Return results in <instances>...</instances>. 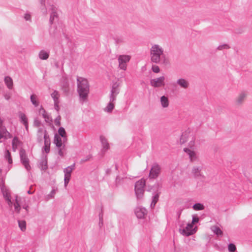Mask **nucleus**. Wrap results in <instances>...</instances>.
<instances>
[{
	"label": "nucleus",
	"mask_w": 252,
	"mask_h": 252,
	"mask_svg": "<svg viewBox=\"0 0 252 252\" xmlns=\"http://www.w3.org/2000/svg\"><path fill=\"white\" fill-rule=\"evenodd\" d=\"M130 57L128 55H120L118 57L119 66L123 70H126L127 67L126 63L129 61Z\"/></svg>",
	"instance_id": "423d86ee"
},
{
	"label": "nucleus",
	"mask_w": 252,
	"mask_h": 252,
	"mask_svg": "<svg viewBox=\"0 0 252 252\" xmlns=\"http://www.w3.org/2000/svg\"><path fill=\"white\" fill-rule=\"evenodd\" d=\"M99 225L103 224V215L102 213H100L99 214Z\"/></svg>",
	"instance_id": "4d7b16f0"
},
{
	"label": "nucleus",
	"mask_w": 252,
	"mask_h": 252,
	"mask_svg": "<svg viewBox=\"0 0 252 252\" xmlns=\"http://www.w3.org/2000/svg\"><path fill=\"white\" fill-rule=\"evenodd\" d=\"M77 92L80 99L85 101L87 100L90 92V86L88 80L83 77H78Z\"/></svg>",
	"instance_id": "f03ea898"
},
{
	"label": "nucleus",
	"mask_w": 252,
	"mask_h": 252,
	"mask_svg": "<svg viewBox=\"0 0 252 252\" xmlns=\"http://www.w3.org/2000/svg\"><path fill=\"white\" fill-rule=\"evenodd\" d=\"M161 171L160 166L157 163L153 164L149 173V178L150 179H156L159 175Z\"/></svg>",
	"instance_id": "0eeeda50"
},
{
	"label": "nucleus",
	"mask_w": 252,
	"mask_h": 252,
	"mask_svg": "<svg viewBox=\"0 0 252 252\" xmlns=\"http://www.w3.org/2000/svg\"><path fill=\"white\" fill-rule=\"evenodd\" d=\"M39 114L44 118L45 121L46 122H50L52 121L51 116L46 112L45 110L42 107H41L39 109Z\"/></svg>",
	"instance_id": "412c9836"
},
{
	"label": "nucleus",
	"mask_w": 252,
	"mask_h": 252,
	"mask_svg": "<svg viewBox=\"0 0 252 252\" xmlns=\"http://www.w3.org/2000/svg\"><path fill=\"white\" fill-rule=\"evenodd\" d=\"M100 140L102 147V152L104 153L109 149V143L106 138L103 136H100Z\"/></svg>",
	"instance_id": "4be33fe9"
},
{
	"label": "nucleus",
	"mask_w": 252,
	"mask_h": 252,
	"mask_svg": "<svg viewBox=\"0 0 252 252\" xmlns=\"http://www.w3.org/2000/svg\"><path fill=\"white\" fill-rule=\"evenodd\" d=\"M192 208L195 211H200L204 209V206L202 204L198 203L194 204Z\"/></svg>",
	"instance_id": "72a5a7b5"
},
{
	"label": "nucleus",
	"mask_w": 252,
	"mask_h": 252,
	"mask_svg": "<svg viewBox=\"0 0 252 252\" xmlns=\"http://www.w3.org/2000/svg\"><path fill=\"white\" fill-rule=\"evenodd\" d=\"M2 173V170L0 169V185H1L3 184V180L2 177H1Z\"/></svg>",
	"instance_id": "13d9d810"
},
{
	"label": "nucleus",
	"mask_w": 252,
	"mask_h": 252,
	"mask_svg": "<svg viewBox=\"0 0 252 252\" xmlns=\"http://www.w3.org/2000/svg\"><path fill=\"white\" fill-rule=\"evenodd\" d=\"M181 215V213L179 214V217H180V215Z\"/></svg>",
	"instance_id": "0e129e2a"
},
{
	"label": "nucleus",
	"mask_w": 252,
	"mask_h": 252,
	"mask_svg": "<svg viewBox=\"0 0 252 252\" xmlns=\"http://www.w3.org/2000/svg\"><path fill=\"white\" fill-rule=\"evenodd\" d=\"M152 70L155 73H158L160 71V69L158 66L153 65L152 66Z\"/></svg>",
	"instance_id": "8fccbe9b"
},
{
	"label": "nucleus",
	"mask_w": 252,
	"mask_h": 252,
	"mask_svg": "<svg viewBox=\"0 0 252 252\" xmlns=\"http://www.w3.org/2000/svg\"><path fill=\"white\" fill-rule=\"evenodd\" d=\"M198 221H199L198 218L197 217L195 216H192V221L190 223L192 224V225H193L194 223H196L198 222Z\"/></svg>",
	"instance_id": "09e8293b"
},
{
	"label": "nucleus",
	"mask_w": 252,
	"mask_h": 252,
	"mask_svg": "<svg viewBox=\"0 0 252 252\" xmlns=\"http://www.w3.org/2000/svg\"><path fill=\"white\" fill-rule=\"evenodd\" d=\"M11 137V134L8 131L5 126L3 124L0 125V143Z\"/></svg>",
	"instance_id": "6e6552de"
},
{
	"label": "nucleus",
	"mask_w": 252,
	"mask_h": 252,
	"mask_svg": "<svg viewBox=\"0 0 252 252\" xmlns=\"http://www.w3.org/2000/svg\"><path fill=\"white\" fill-rule=\"evenodd\" d=\"M10 168H11V166H9V167H8V170H9L10 169Z\"/></svg>",
	"instance_id": "e2e57ef3"
},
{
	"label": "nucleus",
	"mask_w": 252,
	"mask_h": 252,
	"mask_svg": "<svg viewBox=\"0 0 252 252\" xmlns=\"http://www.w3.org/2000/svg\"><path fill=\"white\" fill-rule=\"evenodd\" d=\"M75 169V164L69 166L63 169L64 177L70 179L71 173Z\"/></svg>",
	"instance_id": "6ab92c4d"
},
{
	"label": "nucleus",
	"mask_w": 252,
	"mask_h": 252,
	"mask_svg": "<svg viewBox=\"0 0 252 252\" xmlns=\"http://www.w3.org/2000/svg\"><path fill=\"white\" fill-rule=\"evenodd\" d=\"M23 207L24 209H25L26 210L27 212H28V208H29V206L28 205L24 206Z\"/></svg>",
	"instance_id": "052dcab7"
},
{
	"label": "nucleus",
	"mask_w": 252,
	"mask_h": 252,
	"mask_svg": "<svg viewBox=\"0 0 252 252\" xmlns=\"http://www.w3.org/2000/svg\"><path fill=\"white\" fill-rule=\"evenodd\" d=\"M151 60L153 63L166 65L169 63L168 58L164 53L162 47L158 44H154L150 49Z\"/></svg>",
	"instance_id": "f257e3e1"
},
{
	"label": "nucleus",
	"mask_w": 252,
	"mask_h": 252,
	"mask_svg": "<svg viewBox=\"0 0 252 252\" xmlns=\"http://www.w3.org/2000/svg\"><path fill=\"white\" fill-rule=\"evenodd\" d=\"M30 99L31 102L35 107H37L39 105V103L38 100L37 96L36 94H33L31 95Z\"/></svg>",
	"instance_id": "c756f323"
},
{
	"label": "nucleus",
	"mask_w": 252,
	"mask_h": 252,
	"mask_svg": "<svg viewBox=\"0 0 252 252\" xmlns=\"http://www.w3.org/2000/svg\"><path fill=\"white\" fill-rule=\"evenodd\" d=\"M119 86V84L117 82L114 83L112 85L110 95V98L112 100L116 99V97L120 92Z\"/></svg>",
	"instance_id": "ddd939ff"
},
{
	"label": "nucleus",
	"mask_w": 252,
	"mask_h": 252,
	"mask_svg": "<svg viewBox=\"0 0 252 252\" xmlns=\"http://www.w3.org/2000/svg\"><path fill=\"white\" fill-rule=\"evenodd\" d=\"M4 82L7 88L9 90H12L13 88V82L12 79L9 76H5L4 79Z\"/></svg>",
	"instance_id": "5701e85b"
},
{
	"label": "nucleus",
	"mask_w": 252,
	"mask_h": 252,
	"mask_svg": "<svg viewBox=\"0 0 252 252\" xmlns=\"http://www.w3.org/2000/svg\"><path fill=\"white\" fill-rule=\"evenodd\" d=\"M14 211L17 213H19L20 210V205L19 204L18 197L16 196L15 199V203L14 204Z\"/></svg>",
	"instance_id": "e433bc0d"
},
{
	"label": "nucleus",
	"mask_w": 252,
	"mask_h": 252,
	"mask_svg": "<svg viewBox=\"0 0 252 252\" xmlns=\"http://www.w3.org/2000/svg\"><path fill=\"white\" fill-rule=\"evenodd\" d=\"M61 117L60 115H58L57 117L55 120V124L56 126H60L61 125Z\"/></svg>",
	"instance_id": "37998d69"
},
{
	"label": "nucleus",
	"mask_w": 252,
	"mask_h": 252,
	"mask_svg": "<svg viewBox=\"0 0 252 252\" xmlns=\"http://www.w3.org/2000/svg\"><path fill=\"white\" fill-rule=\"evenodd\" d=\"M91 158V156L90 155H88L86 157V158H82L81 160L82 163H84L88 160H89Z\"/></svg>",
	"instance_id": "5fc2aeb1"
},
{
	"label": "nucleus",
	"mask_w": 252,
	"mask_h": 252,
	"mask_svg": "<svg viewBox=\"0 0 252 252\" xmlns=\"http://www.w3.org/2000/svg\"><path fill=\"white\" fill-rule=\"evenodd\" d=\"M20 156L21 163L27 171H30L31 169V166L29 164V159L25 154V152L24 151H21Z\"/></svg>",
	"instance_id": "9d476101"
},
{
	"label": "nucleus",
	"mask_w": 252,
	"mask_h": 252,
	"mask_svg": "<svg viewBox=\"0 0 252 252\" xmlns=\"http://www.w3.org/2000/svg\"><path fill=\"white\" fill-rule=\"evenodd\" d=\"M212 230L218 236L221 235L222 234V231L221 229L217 226H214L212 227Z\"/></svg>",
	"instance_id": "f704fd0d"
},
{
	"label": "nucleus",
	"mask_w": 252,
	"mask_h": 252,
	"mask_svg": "<svg viewBox=\"0 0 252 252\" xmlns=\"http://www.w3.org/2000/svg\"><path fill=\"white\" fill-rule=\"evenodd\" d=\"M203 167L202 166H194L191 169V174L192 176L197 179H203L205 178L202 170Z\"/></svg>",
	"instance_id": "39448f33"
},
{
	"label": "nucleus",
	"mask_w": 252,
	"mask_h": 252,
	"mask_svg": "<svg viewBox=\"0 0 252 252\" xmlns=\"http://www.w3.org/2000/svg\"><path fill=\"white\" fill-rule=\"evenodd\" d=\"M184 151L187 154L191 162H195L198 160V158L195 151L190 148H185Z\"/></svg>",
	"instance_id": "9b49d317"
},
{
	"label": "nucleus",
	"mask_w": 252,
	"mask_h": 252,
	"mask_svg": "<svg viewBox=\"0 0 252 252\" xmlns=\"http://www.w3.org/2000/svg\"><path fill=\"white\" fill-rule=\"evenodd\" d=\"M19 143V141L18 138L17 137H14L12 141V148L13 149H15L17 148V146L18 145Z\"/></svg>",
	"instance_id": "4c0bfd02"
},
{
	"label": "nucleus",
	"mask_w": 252,
	"mask_h": 252,
	"mask_svg": "<svg viewBox=\"0 0 252 252\" xmlns=\"http://www.w3.org/2000/svg\"><path fill=\"white\" fill-rule=\"evenodd\" d=\"M1 189L5 200L7 202L8 205L11 207L12 206V202L11 200L9 191L3 186L1 187Z\"/></svg>",
	"instance_id": "2eb2a0df"
},
{
	"label": "nucleus",
	"mask_w": 252,
	"mask_h": 252,
	"mask_svg": "<svg viewBox=\"0 0 252 252\" xmlns=\"http://www.w3.org/2000/svg\"><path fill=\"white\" fill-rule=\"evenodd\" d=\"M38 56L41 60H47L49 57V52L44 50H41L39 53Z\"/></svg>",
	"instance_id": "cd10ccee"
},
{
	"label": "nucleus",
	"mask_w": 252,
	"mask_h": 252,
	"mask_svg": "<svg viewBox=\"0 0 252 252\" xmlns=\"http://www.w3.org/2000/svg\"><path fill=\"white\" fill-rule=\"evenodd\" d=\"M45 0H41L40 3L43 7H41V9L42 10V12L44 14H47V11H46V9L45 8Z\"/></svg>",
	"instance_id": "79ce46f5"
},
{
	"label": "nucleus",
	"mask_w": 252,
	"mask_h": 252,
	"mask_svg": "<svg viewBox=\"0 0 252 252\" xmlns=\"http://www.w3.org/2000/svg\"><path fill=\"white\" fill-rule=\"evenodd\" d=\"M3 95L6 100H9L11 97V94L8 92L4 93Z\"/></svg>",
	"instance_id": "a19ab883"
},
{
	"label": "nucleus",
	"mask_w": 252,
	"mask_h": 252,
	"mask_svg": "<svg viewBox=\"0 0 252 252\" xmlns=\"http://www.w3.org/2000/svg\"><path fill=\"white\" fill-rule=\"evenodd\" d=\"M49 10L51 11L50 17V23L53 24L55 18H58L57 8L53 5H50L48 7Z\"/></svg>",
	"instance_id": "dca6fc26"
},
{
	"label": "nucleus",
	"mask_w": 252,
	"mask_h": 252,
	"mask_svg": "<svg viewBox=\"0 0 252 252\" xmlns=\"http://www.w3.org/2000/svg\"><path fill=\"white\" fill-rule=\"evenodd\" d=\"M179 232L184 236H189L194 234L196 229L194 225L190 223L185 224V221L179 222Z\"/></svg>",
	"instance_id": "7ed1b4c3"
},
{
	"label": "nucleus",
	"mask_w": 252,
	"mask_h": 252,
	"mask_svg": "<svg viewBox=\"0 0 252 252\" xmlns=\"http://www.w3.org/2000/svg\"><path fill=\"white\" fill-rule=\"evenodd\" d=\"M4 158L8 161L9 164L12 163V159L10 152L8 150H5L4 153Z\"/></svg>",
	"instance_id": "2f4dec72"
},
{
	"label": "nucleus",
	"mask_w": 252,
	"mask_h": 252,
	"mask_svg": "<svg viewBox=\"0 0 252 252\" xmlns=\"http://www.w3.org/2000/svg\"><path fill=\"white\" fill-rule=\"evenodd\" d=\"M18 224L20 229L22 231H24L26 229V223L24 220H19Z\"/></svg>",
	"instance_id": "c9c22d12"
},
{
	"label": "nucleus",
	"mask_w": 252,
	"mask_h": 252,
	"mask_svg": "<svg viewBox=\"0 0 252 252\" xmlns=\"http://www.w3.org/2000/svg\"><path fill=\"white\" fill-rule=\"evenodd\" d=\"M59 101L54 102V108L57 112H59V109H60V107H59Z\"/></svg>",
	"instance_id": "3c124183"
},
{
	"label": "nucleus",
	"mask_w": 252,
	"mask_h": 252,
	"mask_svg": "<svg viewBox=\"0 0 252 252\" xmlns=\"http://www.w3.org/2000/svg\"><path fill=\"white\" fill-rule=\"evenodd\" d=\"M24 18L26 21H31V16L29 13H26L25 14Z\"/></svg>",
	"instance_id": "864d4df0"
},
{
	"label": "nucleus",
	"mask_w": 252,
	"mask_h": 252,
	"mask_svg": "<svg viewBox=\"0 0 252 252\" xmlns=\"http://www.w3.org/2000/svg\"><path fill=\"white\" fill-rule=\"evenodd\" d=\"M228 48H229V45L226 44H224L220 45L217 48V49L219 50H221L223 49H227Z\"/></svg>",
	"instance_id": "a18cd8bd"
},
{
	"label": "nucleus",
	"mask_w": 252,
	"mask_h": 252,
	"mask_svg": "<svg viewBox=\"0 0 252 252\" xmlns=\"http://www.w3.org/2000/svg\"><path fill=\"white\" fill-rule=\"evenodd\" d=\"M51 142L49 136L47 133H45L44 134V146L43 148V150H44L46 153H48L50 152V146Z\"/></svg>",
	"instance_id": "f3484780"
},
{
	"label": "nucleus",
	"mask_w": 252,
	"mask_h": 252,
	"mask_svg": "<svg viewBox=\"0 0 252 252\" xmlns=\"http://www.w3.org/2000/svg\"><path fill=\"white\" fill-rule=\"evenodd\" d=\"M161 105L163 108H167L169 105V101L168 98L165 96H162L160 98Z\"/></svg>",
	"instance_id": "a878e982"
},
{
	"label": "nucleus",
	"mask_w": 252,
	"mask_h": 252,
	"mask_svg": "<svg viewBox=\"0 0 252 252\" xmlns=\"http://www.w3.org/2000/svg\"><path fill=\"white\" fill-rule=\"evenodd\" d=\"M59 135L63 138H64L66 136V132L64 128L63 127H60L58 130Z\"/></svg>",
	"instance_id": "58836bf2"
},
{
	"label": "nucleus",
	"mask_w": 252,
	"mask_h": 252,
	"mask_svg": "<svg viewBox=\"0 0 252 252\" xmlns=\"http://www.w3.org/2000/svg\"><path fill=\"white\" fill-rule=\"evenodd\" d=\"M176 84L181 88L186 90L188 89L190 85L189 81L184 78H180L177 80Z\"/></svg>",
	"instance_id": "4468645a"
},
{
	"label": "nucleus",
	"mask_w": 252,
	"mask_h": 252,
	"mask_svg": "<svg viewBox=\"0 0 252 252\" xmlns=\"http://www.w3.org/2000/svg\"><path fill=\"white\" fill-rule=\"evenodd\" d=\"M54 143L56 144L58 148H61L63 146L62 144V138L57 135H55Z\"/></svg>",
	"instance_id": "c85d7f7f"
},
{
	"label": "nucleus",
	"mask_w": 252,
	"mask_h": 252,
	"mask_svg": "<svg viewBox=\"0 0 252 252\" xmlns=\"http://www.w3.org/2000/svg\"><path fill=\"white\" fill-rule=\"evenodd\" d=\"M56 193L55 189H52L50 194H49L47 196V199L49 200L51 198H53L54 197L55 194Z\"/></svg>",
	"instance_id": "c03bdc74"
},
{
	"label": "nucleus",
	"mask_w": 252,
	"mask_h": 252,
	"mask_svg": "<svg viewBox=\"0 0 252 252\" xmlns=\"http://www.w3.org/2000/svg\"><path fill=\"white\" fill-rule=\"evenodd\" d=\"M19 118L21 121V122L25 126V128L27 130L28 129V119L26 116L23 113H20L19 115Z\"/></svg>",
	"instance_id": "bb28decb"
},
{
	"label": "nucleus",
	"mask_w": 252,
	"mask_h": 252,
	"mask_svg": "<svg viewBox=\"0 0 252 252\" xmlns=\"http://www.w3.org/2000/svg\"><path fill=\"white\" fill-rule=\"evenodd\" d=\"M228 249L230 252H235L236 247L234 244L231 243L228 245Z\"/></svg>",
	"instance_id": "ea45409f"
},
{
	"label": "nucleus",
	"mask_w": 252,
	"mask_h": 252,
	"mask_svg": "<svg viewBox=\"0 0 252 252\" xmlns=\"http://www.w3.org/2000/svg\"><path fill=\"white\" fill-rule=\"evenodd\" d=\"M70 179L67 178H64V187L66 188Z\"/></svg>",
	"instance_id": "6e6d98bb"
},
{
	"label": "nucleus",
	"mask_w": 252,
	"mask_h": 252,
	"mask_svg": "<svg viewBox=\"0 0 252 252\" xmlns=\"http://www.w3.org/2000/svg\"><path fill=\"white\" fill-rule=\"evenodd\" d=\"M191 136H192L190 135V130L188 129V130H186L185 131L183 132V133L180 137V143L181 144L185 143V142H186L188 141L189 138Z\"/></svg>",
	"instance_id": "a211bd4d"
},
{
	"label": "nucleus",
	"mask_w": 252,
	"mask_h": 252,
	"mask_svg": "<svg viewBox=\"0 0 252 252\" xmlns=\"http://www.w3.org/2000/svg\"><path fill=\"white\" fill-rule=\"evenodd\" d=\"M34 124L36 126H39L40 125V122L37 120H35L34 122Z\"/></svg>",
	"instance_id": "bf43d9fd"
},
{
	"label": "nucleus",
	"mask_w": 252,
	"mask_h": 252,
	"mask_svg": "<svg viewBox=\"0 0 252 252\" xmlns=\"http://www.w3.org/2000/svg\"><path fill=\"white\" fill-rule=\"evenodd\" d=\"M147 213V210L144 208H137L135 210V215L139 219L144 218Z\"/></svg>",
	"instance_id": "aec40b11"
},
{
	"label": "nucleus",
	"mask_w": 252,
	"mask_h": 252,
	"mask_svg": "<svg viewBox=\"0 0 252 252\" xmlns=\"http://www.w3.org/2000/svg\"><path fill=\"white\" fill-rule=\"evenodd\" d=\"M158 198H159V194L158 193H156L155 194H154L153 196V198H152V201L151 203V207L152 208H153L155 207L156 203H157V202L158 201Z\"/></svg>",
	"instance_id": "7c9ffc66"
},
{
	"label": "nucleus",
	"mask_w": 252,
	"mask_h": 252,
	"mask_svg": "<svg viewBox=\"0 0 252 252\" xmlns=\"http://www.w3.org/2000/svg\"><path fill=\"white\" fill-rule=\"evenodd\" d=\"M40 166H41V169L43 170H45L47 169V162L46 161L43 160L40 163Z\"/></svg>",
	"instance_id": "49530a36"
},
{
	"label": "nucleus",
	"mask_w": 252,
	"mask_h": 252,
	"mask_svg": "<svg viewBox=\"0 0 252 252\" xmlns=\"http://www.w3.org/2000/svg\"><path fill=\"white\" fill-rule=\"evenodd\" d=\"M65 146L63 145L62 147L58 148V154L61 157H63L64 152L63 151V149H64Z\"/></svg>",
	"instance_id": "de8ad7c7"
},
{
	"label": "nucleus",
	"mask_w": 252,
	"mask_h": 252,
	"mask_svg": "<svg viewBox=\"0 0 252 252\" xmlns=\"http://www.w3.org/2000/svg\"><path fill=\"white\" fill-rule=\"evenodd\" d=\"M194 141H195V138L193 136L191 137V140L189 143V146L190 148H192L194 146Z\"/></svg>",
	"instance_id": "603ef678"
},
{
	"label": "nucleus",
	"mask_w": 252,
	"mask_h": 252,
	"mask_svg": "<svg viewBox=\"0 0 252 252\" xmlns=\"http://www.w3.org/2000/svg\"><path fill=\"white\" fill-rule=\"evenodd\" d=\"M115 100H112L110 98L109 102L108 103L107 106L104 109V111L108 113H111L114 108Z\"/></svg>",
	"instance_id": "b1692460"
},
{
	"label": "nucleus",
	"mask_w": 252,
	"mask_h": 252,
	"mask_svg": "<svg viewBox=\"0 0 252 252\" xmlns=\"http://www.w3.org/2000/svg\"><path fill=\"white\" fill-rule=\"evenodd\" d=\"M145 180L141 179L136 182L135 184V193L138 200L143 198L145 191Z\"/></svg>",
	"instance_id": "20e7f679"
},
{
	"label": "nucleus",
	"mask_w": 252,
	"mask_h": 252,
	"mask_svg": "<svg viewBox=\"0 0 252 252\" xmlns=\"http://www.w3.org/2000/svg\"><path fill=\"white\" fill-rule=\"evenodd\" d=\"M45 133H47L46 130H44L43 128H40L38 129L37 131V140L38 142L41 143L42 141V137L44 139Z\"/></svg>",
	"instance_id": "393cba45"
},
{
	"label": "nucleus",
	"mask_w": 252,
	"mask_h": 252,
	"mask_svg": "<svg viewBox=\"0 0 252 252\" xmlns=\"http://www.w3.org/2000/svg\"><path fill=\"white\" fill-rule=\"evenodd\" d=\"M248 95V92L245 91L241 92L235 99V104L241 105L245 101Z\"/></svg>",
	"instance_id": "f8f14e48"
},
{
	"label": "nucleus",
	"mask_w": 252,
	"mask_h": 252,
	"mask_svg": "<svg viewBox=\"0 0 252 252\" xmlns=\"http://www.w3.org/2000/svg\"><path fill=\"white\" fill-rule=\"evenodd\" d=\"M51 95L54 100V102L59 101V98L60 97V94L58 91H54V92L51 94Z\"/></svg>",
	"instance_id": "473e14b6"
},
{
	"label": "nucleus",
	"mask_w": 252,
	"mask_h": 252,
	"mask_svg": "<svg viewBox=\"0 0 252 252\" xmlns=\"http://www.w3.org/2000/svg\"><path fill=\"white\" fill-rule=\"evenodd\" d=\"M150 84L154 88L164 87L165 85V77L164 76H160L157 78L151 79L150 80Z\"/></svg>",
	"instance_id": "1a4fd4ad"
},
{
	"label": "nucleus",
	"mask_w": 252,
	"mask_h": 252,
	"mask_svg": "<svg viewBox=\"0 0 252 252\" xmlns=\"http://www.w3.org/2000/svg\"><path fill=\"white\" fill-rule=\"evenodd\" d=\"M28 193H29V194H32V192H31V190H28Z\"/></svg>",
	"instance_id": "680f3d73"
}]
</instances>
